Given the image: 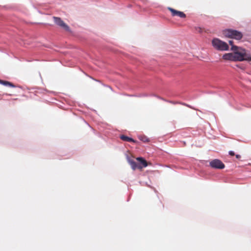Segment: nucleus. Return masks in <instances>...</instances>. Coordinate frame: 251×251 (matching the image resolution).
<instances>
[{
    "instance_id": "obj_2",
    "label": "nucleus",
    "mask_w": 251,
    "mask_h": 251,
    "mask_svg": "<svg viewBox=\"0 0 251 251\" xmlns=\"http://www.w3.org/2000/svg\"><path fill=\"white\" fill-rule=\"evenodd\" d=\"M136 159L138 161V163H137L134 160L127 158V162L133 170H135L136 169L141 170L148 165V162L143 157H137Z\"/></svg>"
},
{
    "instance_id": "obj_10",
    "label": "nucleus",
    "mask_w": 251,
    "mask_h": 251,
    "mask_svg": "<svg viewBox=\"0 0 251 251\" xmlns=\"http://www.w3.org/2000/svg\"><path fill=\"white\" fill-rule=\"evenodd\" d=\"M0 84H2L6 86L11 87H15L13 83H11L10 82H9L7 81H5V80H0Z\"/></svg>"
},
{
    "instance_id": "obj_12",
    "label": "nucleus",
    "mask_w": 251,
    "mask_h": 251,
    "mask_svg": "<svg viewBox=\"0 0 251 251\" xmlns=\"http://www.w3.org/2000/svg\"><path fill=\"white\" fill-rule=\"evenodd\" d=\"M229 154L231 156H234L235 155V153H234V152L233 151H229Z\"/></svg>"
},
{
    "instance_id": "obj_8",
    "label": "nucleus",
    "mask_w": 251,
    "mask_h": 251,
    "mask_svg": "<svg viewBox=\"0 0 251 251\" xmlns=\"http://www.w3.org/2000/svg\"><path fill=\"white\" fill-rule=\"evenodd\" d=\"M223 58L226 60L235 61L233 52L226 53L223 56Z\"/></svg>"
},
{
    "instance_id": "obj_5",
    "label": "nucleus",
    "mask_w": 251,
    "mask_h": 251,
    "mask_svg": "<svg viewBox=\"0 0 251 251\" xmlns=\"http://www.w3.org/2000/svg\"><path fill=\"white\" fill-rule=\"evenodd\" d=\"M210 166L213 168L218 169H223L225 168L224 164L219 159H214L210 162Z\"/></svg>"
},
{
    "instance_id": "obj_6",
    "label": "nucleus",
    "mask_w": 251,
    "mask_h": 251,
    "mask_svg": "<svg viewBox=\"0 0 251 251\" xmlns=\"http://www.w3.org/2000/svg\"><path fill=\"white\" fill-rule=\"evenodd\" d=\"M53 19L55 23L64 29L66 31H69L70 29L69 27L61 19V18L56 17H53Z\"/></svg>"
},
{
    "instance_id": "obj_7",
    "label": "nucleus",
    "mask_w": 251,
    "mask_h": 251,
    "mask_svg": "<svg viewBox=\"0 0 251 251\" xmlns=\"http://www.w3.org/2000/svg\"><path fill=\"white\" fill-rule=\"evenodd\" d=\"M168 9L171 12L172 16H178L181 18H185L186 15L183 12L175 10L171 7H168Z\"/></svg>"
},
{
    "instance_id": "obj_1",
    "label": "nucleus",
    "mask_w": 251,
    "mask_h": 251,
    "mask_svg": "<svg viewBox=\"0 0 251 251\" xmlns=\"http://www.w3.org/2000/svg\"><path fill=\"white\" fill-rule=\"evenodd\" d=\"M231 50L233 51L235 61H251V55L246 50L236 46H232Z\"/></svg>"
},
{
    "instance_id": "obj_11",
    "label": "nucleus",
    "mask_w": 251,
    "mask_h": 251,
    "mask_svg": "<svg viewBox=\"0 0 251 251\" xmlns=\"http://www.w3.org/2000/svg\"><path fill=\"white\" fill-rule=\"evenodd\" d=\"M139 139L144 143H147L150 141L149 139L145 136H139Z\"/></svg>"
},
{
    "instance_id": "obj_13",
    "label": "nucleus",
    "mask_w": 251,
    "mask_h": 251,
    "mask_svg": "<svg viewBox=\"0 0 251 251\" xmlns=\"http://www.w3.org/2000/svg\"><path fill=\"white\" fill-rule=\"evenodd\" d=\"M228 43H229V44L231 46V47H232V46H234L233 41L230 40V41H229Z\"/></svg>"
},
{
    "instance_id": "obj_4",
    "label": "nucleus",
    "mask_w": 251,
    "mask_h": 251,
    "mask_svg": "<svg viewBox=\"0 0 251 251\" xmlns=\"http://www.w3.org/2000/svg\"><path fill=\"white\" fill-rule=\"evenodd\" d=\"M212 44L215 49L219 50H227L229 48L228 45L226 42L218 38L213 39L212 41Z\"/></svg>"
},
{
    "instance_id": "obj_14",
    "label": "nucleus",
    "mask_w": 251,
    "mask_h": 251,
    "mask_svg": "<svg viewBox=\"0 0 251 251\" xmlns=\"http://www.w3.org/2000/svg\"><path fill=\"white\" fill-rule=\"evenodd\" d=\"M182 104H183V105H185V106H187V107H190V108H191L194 109V108H192L191 106H190V105H189L188 104H186V103H182Z\"/></svg>"
},
{
    "instance_id": "obj_9",
    "label": "nucleus",
    "mask_w": 251,
    "mask_h": 251,
    "mask_svg": "<svg viewBox=\"0 0 251 251\" xmlns=\"http://www.w3.org/2000/svg\"><path fill=\"white\" fill-rule=\"evenodd\" d=\"M120 138L121 140L126 141V142H133L136 143V141L134 140L133 139L130 138L129 137H127L126 136H125L124 135H122L120 136Z\"/></svg>"
},
{
    "instance_id": "obj_15",
    "label": "nucleus",
    "mask_w": 251,
    "mask_h": 251,
    "mask_svg": "<svg viewBox=\"0 0 251 251\" xmlns=\"http://www.w3.org/2000/svg\"><path fill=\"white\" fill-rule=\"evenodd\" d=\"M236 158H237V159H239V158H241V156H240L239 154H236Z\"/></svg>"
},
{
    "instance_id": "obj_3",
    "label": "nucleus",
    "mask_w": 251,
    "mask_h": 251,
    "mask_svg": "<svg viewBox=\"0 0 251 251\" xmlns=\"http://www.w3.org/2000/svg\"><path fill=\"white\" fill-rule=\"evenodd\" d=\"M223 34L227 37L233 38L236 40H240L243 37V34L241 32L232 29L224 30Z\"/></svg>"
}]
</instances>
